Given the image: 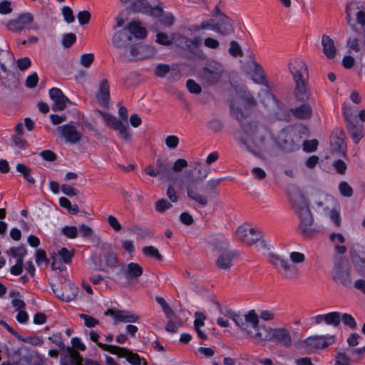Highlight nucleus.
Returning <instances> with one entry per match:
<instances>
[{
  "instance_id": "69168bd1",
  "label": "nucleus",
  "mask_w": 365,
  "mask_h": 365,
  "mask_svg": "<svg viewBox=\"0 0 365 365\" xmlns=\"http://www.w3.org/2000/svg\"><path fill=\"white\" fill-rule=\"evenodd\" d=\"M35 259L38 265H40L42 262L48 264L49 262L46 257V251L42 249H38L36 251Z\"/></svg>"
},
{
  "instance_id": "f03ea898",
  "label": "nucleus",
  "mask_w": 365,
  "mask_h": 365,
  "mask_svg": "<svg viewBox=\"0 0 365 365\" xmlns=\"http://www.w3.org/2000/svg\"><path fill=\"white\" fill-rule=\"evenodd\" d=\"M249 338L255 343L273 341L286 348H289L292 345L290 332L286 328L272 329L257 324L253 331H249Z\"/></svg>"
},
{
  "instance_id": "7c9ffc66",
  "label": "nucleus",
  "mask_w": 365,
  "mask_h": 365,
  "mask_svg": "<svg viewBox=\"0 0 365 365\" xmlns=\"http://www.w3.org/2000/svg\"><path fill=\"white\" fill-rule=\"evenodd\" d=\"M254 66V76L252 80L257 84H262L266 86L269 88L268 82L266 79L264 70L261 65L257 62H253Z\"/></svg>"
},
{
  "instance_id": "aec40b11",
  "label": "nucleus",
  "mask_w": 365,
  "mask_h": 365,
  "mask_svg": "<svg viewBox=\"0 0 365 365\" xmlns=\"http://www.w3.org/2000/svg\"><path fill=\"white\" fill-rule=\"evenodd\" d=\"M222 76V70L215 66L209 64L205 66L200 73L201 78L207 84L217 83Z\"/></svg>"
},
{
  "instance_id": "9b49d317",
  "label": "nucleus",
  "mask_w": 365,
  "mask_h": 365,
  "mask_svg": "<svg viewBox=\"0 0 365 365\" xmlns=\"http://www.w3.org/2000/svg\"><path fill=\"white\" fill-rule=\"evenodd\" d=\"M334 341V336H314L304 339L302 341V345L307 350L315 351L316 350L328 347Z\"/></svg>"
},
{
  "instance_id": "bb28decb",
  "label": "nucleus",
  "mask_w": 365,
  "mask_h": 365,
  "mask_svg": "<svg viewBox=\"0 0 365 365\" xmlns=\"http://www.w3.org/2000/svg\"><path fill=\"white\" fill-rule=\"evenodd\" d=\"M322 45L323 47V53L329 59L335 58L336 54V48L334 46V41L327 35L324 34L322 37Z\"/></svg>"
},
{
  "instance_id": "f3484780",
  "label": "nucleus",
  "mask_w": 365,
  "mask_h": 365,
  "mask_svg": "<svg viewBox=\"0 0 365 365\" xmlns=\"http://www.w3.org/2000/svg\"><path fill=\"white\" fill-rule=\"evenodd\" d=\"M58 132L66 143L76 144L82 138V133L77 130L76 128L71 124H65L57 128Z\"/></svg>"
},
{
  "instance_id": "b1692460",
  "label": "nucleus",
  "mask_w": 365,
  "mask_h": 365,
  "mask_svg": "<svg viewBox=\"0 0 365 365\" xmlns=\"http://www.w3.org/2000/svg\"><path fill=\"white\" fill-rule=\"evenodd\" d=\"M237 255L236 250L221 254L217 259L216 266L220 269H229L232 266V261Z\"/></svg>"
},
{
  "instance_id": "f704fd0d",
  "label": "nucleus",
  "mask_w": 365,
  "mask_h": 365,
  "mask_svg": "<svg viewBox=\"0 0 365 365\" xmlns=\"http://www.w3.org/2000/svg\"><path fill=\"white\" fill-rule=\"evenodd\" d=\"M358 11H362L360 6V2L351 1L346 6V21L349 26L352 25V16H356Z\"/></svg>"
},
{
  "instance_id": "c85d7f7f",
  "label": "nucleus",
  "mask_w": 365,
  "mask_h": 365,
  "mask_svg": "<svg viewBox=\"0 0 365 365\" xmlns=\"http://www.w3.org/2000/svg\"><path fill=\"white\" fill-rule=\"evenodd\" d=\"M130 46V53L129 55L126 53H122L120 54L119 58L122 61L131 62L137 60L143 59V57L140 56V46L137 44H131Z\"/></svg>"
},
{
  "instance_id": "0eeeda50",
  "label": "nucleus",
  "mask_w": 365,
  "mask_h": 365,
  "mask_svg": "<svg viewBox=\"0 0 365 365\" xmlns=\"http://www.w3.org/2000/svg\"><path fill=\"white\" fill-rule=\"evenodd\" d=\"M269 261L284 278L294 279L297 277L298 269L296 266L289 264L288 260L276 254L269 253Z\"/></svg>"
},
{
  "instance_id": "4468645a",
  "label": "nucleus",
  "mask_w": 365,
  "mask_h": 365,
  "mask_svg": "<svg viewBox=\"0 0 365 365\" xmlns=\"http://www.w3.org/2000/svg\"><path fill=\"white\" fill-rule=\"evenodd\" d=\"M52 291L55 295L62 301L69 302L76 299L78 288L70 282H65L61 288L52 285Z\"/></svg>"
},
{
  "instance_id": "39448f33",
  "label": "nucleus",
  "mask_w": 365,
  "mask_h": 365,
  "mask_svg": "<svg viewBox=\"0 0 365 365\" xmlns=\"http://www.w3.org/2000/svg\"><path fill=\"white\" fill-rule=\"evenodd\" d=\"M224 314L232 319L241 330L246 331L248 336L249 331H253L252 329L254 330L259 323L257 314L254 309L249 311L245 315L237 314L232 309H227Z\"/></svg>"
},
{
  "instance_id": "1a4fd4ad",
  "label": "nucleus",
  "mask_w": 365,
  "mask_h": 365,
  "mask_svg": "<svg viewBox=\"0 0 365 365\" xmlns=\"http://www.w3.org/2000/svg\"><path fill=\"white\" fill-rule=\"evenodd\" d=\"M34 21V16L31 13H24L19 15L16 19L9 20L4 23L8 30L21 32L25 29L37 30L36 25H31Z\"/></svg>"
},
{
  "instance_id": "dca6fc26",
  "label": "nucleus",
  "mask_w": 365,
  "mask_h": 365,
  "mask_svg": "<svg viewBox=\"0 0 365 365\" xmlns=\"http://www.w3.org/2000/svg\"><path fill=\"white\" fill-rule=\"evenodd\" d=\"M331 275L333 280L336 283H339L345 287H351L352 282L350 272L341 263L335 264Z\"/></svg>"
},
{
  "instance_id": "ea45409f",
  "label": "nucleus",
  "mask_w": 365,
  "mask_h": 365,
  "mask_svg": "<svg viewBox=\"0 0 365 365\" xmlns=\"http://www.w3.org/2000/svg\"><path fill=\"white\" fill-rule=\"evenodd\" d=\"M83 361L80 354L77 351L73 350L69 357L65 361L61 362V365H83Z\"/></svg>"
},
{
  "instance_id": "6e6552de",
  "label": "nucleus",
  "mask_w": 365,
  "mask_h": 365,
  "mask_svg": "<svg viewBox=\"0 0 365 365\" xmlns=\"http://www.w3.org/2000/svg\"><path fill=\"white\" fill-rule=\"evenodd\" d=\"M145 172L150 176L158 177L160 180H168L173 178L170 163L161 158H157L155 165H148L145 168Z\"/></svg>"
},
{
  "instance_id": "e433bc0d",
  "label": "nucleus",
  "mask_w": 365,
  "mask_h": 365,
  "mask_svg": "<svg viewBox=\"0 0 365 365\" xmlns=\"http://www.w3.org/2000/svg\"><path fill=\"white\" fill-rule=\"evenodd\" d=\"M130 230L141 239L150 238L153 235V230L150 228H143L138 225H133Z\"/></svg>"
},
{
  "instance_id": "49530a36",
  "label": "nucleus",
  "mask_w": 365,
  "mask_h": 365,
  "mask_svg": "<svg viewBox=\"0 0 365 365\" xmlns=\"http://www.w3.org/2000/svg\"><path fill=\"white\" fill-rule=\"evenodd\" d=\"M229 53L234 57H242L243 56L241 46L237 41H232L230 43Z\"/></svg>"
},
{
  "instance_id": "864d4df0",
  "label": "nucleus",
  "mask_w": 365,
  "mask_h": 365,
  "mask_svg": "<svg viewBox=\"0 0 365 365\" xmlns=\"http://www.w3.org/2000/svg\"><path fill=\"white\" fill-rule=\"evenodd\" d=\"M79 317L84 321V324L87 327H94L99 324V321L98 319L90 315L81 314Z\"/></svg>"
},
{
  "instance_id": "4c0bfd02",
  "label": "nucleus",
  "mask_w": 365,
  "mask_h": 365,
  "mask_svg": "<svg viewBox=\"0 0 365 365\" xmlns=\"http://www.w3.org/2000/svg\"><path fill=\"white\" fill-rule=\"evenodd\" d=\"M16 170L22 174L24 178L30 184L35 183V179L31 176L32 170L30 168L22 163H18Z\"/></svg>"
},
{
  "instance_id": "c9c22d12",
  "label": "nucleus",
  "mask_w": 365,
  "mask_h": 365,
  "mask_svg": "<svg viewBox=\"0 0 365 365\" xmlns=\"http://www.w3.org/2000/svg\"><path fill=\"white\" fill-rule=\"evenodd\" d=\"M210 29L212 31L217 32L218 24L212 19H207L202 21L200 24L193 25L192 26V31L194 32H200L201 30Z\"/></svg>"
},
{
  "instance_id": "a211bd4d",
  "label": "nucleus",
  "mask_w": 365,
  "mask_h": 365,
  "mask_svg": "<svg viewBox=\"0 0 365 365\" xmlns=\"http://www.w3.org/2000/svg\"><path fill=\"white\" fill-rule=\"evenodd\" d=\"M49 96L53 101L52 110L53 111H62L66 107V104L71 103V101L66 97L58 88H52L49 90Z\"/></svg>"
},
{
  "instance_id": "680f3d73",
  "label": "nucleus",
  "mask_w": 365,
  "mask_h": 365,
  "mask_svg": "<svg viewBox=\"0 0 365 365\" xmlns=\"http://www.w3.org/2000/svg\"><path fill=\"white\" fill-rule=\"evenodd\" d=\"M237 95L250 106H255L256 101L248 91H244V94H241V91L236 90Z\"/></svg>"
},
{
  "instance_id": "9d476101",
  "label": "nucleus",
  "mask_w": 365,
  "mask_h": 365,
  "mask_svg": "<svg viewBox=\"0 0 365 365\" xmlns=\"http://www.w3.org/2000/svg\"><path fill=\"white\" fill-rule=\"evenodd\" d=\"M98 346L104 351H107L112 354H116L118 357H125L127 361L132 365H140L141 359L140 356L131 351L115 345H108L103 343H98Z\"/></svg>"
},
{
  "instance_id": "f8f14e48",
  "label": "nucleus",
  "mask_w": 365,
  "mask_h": 365,
  "mask_svg": "<svg viewBox=\"0 0 365 365\" xmlns=\"http://www.w3.org/2000/svg\"><path fill=\"white\" fill-rule=\"evenodd\" d=\"M289 69L294 83L308 81V68L303 60L300 58L291 60L289 63Z\"/></svg>"
},
{
  "instance_id": "c03bdc74",
  "label": "nucleus",
  "mask_w": 365,
  "mask_h": 365,
  "mask_svg": "<svg viewBox=\"0 0 365 365\" xmlns=\"http://www.w3.org/2000/svg\"><path fill=\"white\" fill-rule=\"evenodd\" d=\"M352 262L356 270L365 276V258L356 255L352 257Z\"/></svg>"
},
{
  "instance_id": "5fc2aeb1",
  "label": "nucleus",
  "mask_w": 365,
  "mask_h": 365,
  "mask_svg": "<svg viewBox=\"0 0 365 365\" xmlns=\"http://www.w3.org/2000/svg\"><path fill=\"white\" fill-rule=\"evenodd\" d=\"M170 68L168 64H159L155 68V75L160 78H163L170 73Z\"/></svg>"
},
{
  "instance_id": "473e14b6",
  "label": "nucleus",
  "mask_w": 365,
  "mask_h": 365,
  "mask_svg": "<svg viewBox=\"0 0 365 365\" xmlns=\"http://www.w3.org/2000/svg\"><path fill=\"white\" fill-rule=\"evenodd\" d=\"M125 29L130 32L132 37L134 36L135 38H144L147 34L145 29L137 21L129 23Z\"/></svg>"
},
{
  "instance_id": "393cba45",
  "label": "nucleus",
  "mask_w": 365,
  "mask_h": 365,
  "mask_svg": "<svg viewBox=\"0 0 365 365\" xmlns=\"http://www.w3.org/2000/svg\"><path fill=\"white\" fill-rule=\"evenodd\" d=\"M298 107L291 108L290 112L293 116L298 119H309L312 115V108L308 102L301 103Z\"/></svg>"
},
{
  "instance_id": "5701e85b",
  "label": "nucleus",
  "mask_w": 365,
  "mask_h": 365,
  "mask_svg": "<svg viewBox=\"0 0 365 365\" xmlns=\"http://www.w3.org/2000/svg\"><path fill=\"white\" fill-rule=\"evenodd\" d=\"M96 97L100 103L106 107L110 101V86L106 79L100 81Z\"/></svg>"
},
{
  "instance_id": "a19ab883",
  "label": "nucleus",
  "mask_w": 365,
  "mask_h": 365,
  "mask_svg": "<svg viewBox=\"0 0 365 365\" xmlns=\"http://www.w3.org/2000/svg\"><path fill=\"white\" fill-rule=\"evenodd\" d=\"M143 254L149 257H153L158 261L163 259V256L159 252L158 250L153 246H145L142 249Z\"/></svg>"
},
{
  "instance_id": "0e129e2a",
  "label": "nucleus",
  "mask_w": 365,
  "mask_h": 365,
  "mask_svg": "<svg viewBox=\"0 0 365 365\" xmlns=\"http://www.w3.org/2000/svg\"><path fill=\"white\" fill-rule=\"evenodd\" d=\"M156 42L159 44L164 46H170L173 43V41L170 38L168 35L165 33L159 32L157 34Z\"/></svg>"
},
{
  "instance_id": "c756f323",
  "label": "nucleus",
  "mask_w": 365,
  "mask_h": 365,
  "mask_svg": "<svg viewBox=\"0 0 365 365\" xmlns=\"http://www.w3.org/2000/svg\"><path fill=\"white\" fill-rule=\"evenodd\" d=\"M217 24H218L219 28L217 33H220L223 36L229 35L234 31V26L227 15H223V17L220 19L219 22H217Z\"/></svg>"
},
{
  "instance_id": "cd10ccee",
  "label": "nucleus",
  "mask_w": 365,
  "mask_h": 365,
  "mask_svg": "<svg viewBox=\"0 0 365 365\" xmlns=\"http://www.w3.org/2000/svg\"><path fill=\"white\" fill-rule=\"evenodd\" d=\"M103 258L105 259V265L103 264L101 260L99 262L94 261L95 266L98 270H105V267L113 268L117 266L118 259L116 255L113 251L106 252Z\"/></svg>"
},
{
  "instance_id": "412c9836",
  "label": "nucleus",
  "mask_w": 365,
  "mask_h": 365,
  "mask_svg": "<svg viewBox=\"0 0 365 365\" xmlns=\"http://www.w3.org/2000/svg\"><path fill=\"white\" fill-rule=\"evenodd\" d=\"M132 41L131 34L126 29H120L116 31L112 38L113 45L118 49H125Z\"/></svg>"
},
{
  "instance_id": "4be33fe9",
  "label": "nucleus",
  "mask_w": 365,
  "mask_h": 365,
  "mask_svg": "<svg viewBox=\"0 0 365 365\" xmlns=\"http://www.w3.org/2000/svg\"><path fill=\"white\" fill-rule=\"evenodd\" d=\"M294 95L297 102H308L310 98V91L308 87V81L294 83Z\"/></svg>"
},
{
  "instance_id": "de8ad7c7",
  "label": "nucleus",
  "mask_w": 365,
  "mask_h": 365,
  "mask_svg": "<svg viewBox=\"0 0 365 365\" xmlns=\"http://www.w3.org/2000/svg\"><path fill=\"white\" fill-rule=\"evenodd\" d=\"M223 180V178L210 180L204 187V192L205 193H212Z\"/></svg>"
},
{
  "instance_id": "58836bf2",
  "label": "nucleus",
  "mask_w": 365,
  "mask_h": 365,
  "mask_svg": "<svg viewBox=\"0 0 365 365\" xmlns=\"http://www.w3.org/2000/svg\"><path fill=\"white\" fill-rule=\"evenodd\" d=\"M100 113L103 116L106 124L115 130H117L123 124L120 120H118L115 116L109 113L102 112H100Z\"/></svg>"
},
{
  "instance_id": "bf43d9fd",
  "label": "nucleus",
  "mask_w": 365,
  "mask_h": 365,
  "mask_svg": "<svg viewBox=\"0 0 365 365\" xmlns=\"http://www.w3.org/2000/svg\"><path fill=\"white\" fill-rule=\"evenodd\" d=\"M318 140L313 139L311 140H304L303 143V150L307 153H312L317 149Z\"/></svg>"
},
{
  "instance_id": "2f4dec72",
  "label": "nucleus",
  "mask_w": 365,
  "mask_h": 365,
  "mask_svg": "<svg viewBox=\"0 0 365 365\" xmlns=\"http://www.w3.org/2000/svg\"><path fill=\"white\" fill-rule=\"evenodd\" d=\"M143 274V268L135 262H130L128 264L125 271V277L128 279H137Z\"/></svg>"
},
{
  "instance_id": "6ab92c4d",
  "label": "nucleus",
  "mask_w": 365,
  "mask_h": 365,
  "mask_svg": "<svg viewBox=\"0 0 365 365\" xmlns=\"http://www.w3.org/2000/svg\"><path fill=\"white\" fill-rule=\"evenodd\" d=\"M256 232L257 230L255 228L247 229L246 225H240L236 230V235L242 242L247 245H252L258 242L262 237L261 232H259L255 238H249V234L255 235Z\"/></svg>"
},
{
  "instance_id": "37998d69",
  "label": "nucleus",
  "mask_w": 365,
  "mask_h": 365,
  "mask_svg": "<svg viewBox=\"0 0 365 365\" xmlns=\"http://www.w3.org/2000/svg\"><path fill=\"white\" fill-rule=\"evenodd\" d=\"M339 319L340 322L341 321L344 326L348 327L351 329H355L356 328V322L351 314L348 313H341Z\"/></svg>"
},
{
  "instance_id": "ddd939ff",
  "label": "nucleus",
  "mask_w": 365,
  "mask_h": 365,
  "mask_svg": "<svg viewBox=\"0 0 365 365\" xmlns=\"http://www.w3.org/2000/svg\"><path fill=\"white\" fill-rule=\"evenodd\" d=\"M201 42L202 39L199 36H196L194 38L182 36L180 40L182 49L200 59H205L207 56L200 48Z\"/></svg>"
},
{
  "instance_id": "a878e982",
  "label": "nucleus",
  "mask_w": 365,
  "mask_h": 365,
  "mask_svg": "<svg viewBox=\"0 0 365 365\" xmlns=\"http://www.w3.org/2000/svg\"><path fill=\"white\" fill-rule=\"evenodd\" d=\"M346 128L354 143H359L364 137V125L356 120L346 125Z\"/></svg>"
},
{
  "instance_id": "052dcab7",
  "label": "nucleus",
  "mask_w": 365,
  "mask_h": 365,
  "mask_svg": "<svg viewBox=\"0 0 365 365\" xmlns=\"http://www.w3.org/2000/svg\"><path fill=\"white\" fill-rule=\"evenodd\" d=\"M237 95L250 106H255L256 101L248 91H244V94H241V91L236 90Z\"/></svg>"
},
{
  "instance_id": "6e6d98bb",
  "label": "nucleus",
  "mask_w": 365,
  "mask_h": 365,
  "mask_svg": "<svg viewBox=\"0 0 365 365\" xmlns=\"http://www.w3.org/2000/svg\"><path fill=\"white\" fill-rule=\"evenodd\" d=\"M361 38L357 36H350L346 41V46L355 52L360 51V45L359 41Z\"/></svg>"
},
{
  "instance_id": "e2e57ef3",
  "label": "nucleus",
  "mask_w": 365,
  "mask_h": 365,
  "mask_svg": "<svg viewBox=\"0 0 365 365\" xmlns=\"http://www.w3.org/2000/svg\"><path fill=\"white\" fill-rule=\"evenodd\" d=\"M237 95L250 106H255L256 101L248 91H244V94H241V91L236 90Z\"/></svg>"
},
{
  "instance_id": "13d9d810",
  "label": "nucleus",
  "mask_w": 365,
  "mask_h": 365,
  "mask_svg": "<svg viewBox=\"0 0 365 365\" xmlns=\"http://www.w3.org/2000/svg\"><path fill=\"white\" fill-rule=\"evenodd\" d=\"M76 40V36L73 33H68L63 36L62 44L65 48L71 47Z\"/></svg>"
},
{
  "instance_id": "4d7b16f0",
  "label": "nucleus",
  "mask_w": 365,
  "mask_h": 365,
  "mask_svg": "<svg viewBox=\"0 0 365 365\" xmlns=\"http://www.w3.org/2000/svg\"><path fill=\"white\" fill-rule=\"evenodd\" d=\"M188 91L193 94H200L202 91L201 86L192 79H188L186 82Z\"/></svg>"
},
{
  "instance_id": "f257e3e1",
  "label": "nucleus",
  "mask_w": 365,
  "mask_h": 365,
  "mask_svg": "<svg viewBox=\"0 0 365 365\" xmlns=\"http://www.w3.org/2000/svg\"><path fill=\"white\" fill-rule=\"evenodd\" d=\"M230 109L236 119L240 124L241 129L235 132L234 138L235 141L247 151L255 156L259 157L262 151L257 145L254 137L257 131V124L255 122L243 123L250 114L248 110L242 111L240 108H235L233 104L230 105Z\"/></svg>"
},
{
  "instance_id": "09e8293b",
  "label": "nucleus",
  "mask_w": 365,
  "mask_h": 365,
  "mask_svg": "<svg viewBox=\"0 0 365 365\" xmlns=\"http://www.w3.org/2000/svg\"><path fill=\"white\" fill-rule=\"evenodd\" d=\"M173 207L172 204L165 199H160L155 202V210L159 213H163Z\"/></svg>"
},
{
  "instance_id": "20e7f679",
  "label": "nucleus",
  "mask_w": 365,
  "mask_h": 365,
  "mask_svg": "<svg viewBox=\"0 0 365 365\" xmlns=\"http://www.w3.org/2000/svg\"><path fill=\"white\" fill-rule=\"evenodd\" d=\"M194 164V170L197 172L198 175L196 179H191L187 182L186 185L187 196L202 206H205L208 202L207 198L197 192L196 183L197 180H204L207 178L210 170L205 168L203 165L199 161L195 162Z\"/></svg>"
},
{
  "instance_id": "a18cd8bd",
  "label": "nucleus",
  "mask_w": 365,
  "mask_h": 365,
  "mask_svg": "<svg viewBox=\"0 0 365 365\" xmlns=\"http://www.w3.org/2000/svg\"><path fill=\"white\" fill-rule=\"evenodd\" d=\"M74 254L71 252L67 248L63 247L58 252V259H60L65 264H69L71 262L72 258Z\"/></svg>"
},
{
  "instance_id": "3c124183",
  "label": "nucleus",
  "mask_w": 365,
  "mask_h": 365,
  "mask_svg": "<svg viewBox=\"0 0 365 365\" xmlns=\"http://www.w3.org/2000/svg\"><path fill=\"white\" fill-rule=\"evenodd\" d=\"M61 233L70 239L78 236V228L76 226H65L61 229Z\"/></svg>"
},
{
  "instance_id": "72a5a7b5",
  "label": "nucleus",
  "mask_w": 365,
  "mask_h": 365,
  "mask_svg": "<svg viewBox=\"0 0 365 365\" xmlns=\"http://www.w3.org/2000/svg\"><path fill=\"white\" fill-rule=\"evenodd\" d=\"M139 317L128 310H118L116 321L123 323L136 322Z\"/></svg>"
},
{
  "instance_id": "79ce46f5",
  "label": "nucleus",
  "mask_w": 365,
  "mask_h": 365,
  "mask_svg": "<svg viewBox=\"0 0 365 365\" xmlns=\"http://www.w3.org/2000/svg\"><path fill=\"white\" fill-rule=\"evenodd\" d=\"M9 256L14 258L25 257L27 254V250L24 245H20L19 247H12L6 251Z\"/></svg>"
},
{
  "instance_id": "338daca9",
  "label": "nucleus",
  "mask_w": 365,
  "mask_h": 365,
  "mask_svg": "<svg viewBox=\"0 0 365 365\" xmlns=\"http://www.w3.org/2000/svg\"><path fill=\"white\" fill-rule=\"evenodd\" d=\"M91 17V13L86 10L79 11L77 14V18L81 25L87 24L89 22Z\"/></svg>"
},
{
  "instance_id": "423d86ee",
  "label": "nucleus",
  "mask_w": 365,
  "mask_h": 365,
  "mask_svg": "<svg viewBox=\"0 0 365 365\" xmlns=\"http://www.w3.org/2000/svg\"><path fill=\"white\" fill-rule=\"evenodd\" d=\"M299 140L300 137L297 130L289 126L279 133L277 144L286 152H293L300 148Z\"/></svg>"
},
{
  "instance_id": "8fccbe9b",
  "label": "nucleus",
  "mask_w": 365,
  "mask_h": 365,
  "mask_svg": "<svg viewBox=\"0 0 365 365\" xmlns=\"http://www.w3.org/2000/svg\"><path fill=\"white\" fill-rule=\"evenodd\" d=\"M339 190L342 196L351 197L353 195V189L346 181H341L339 185Z\"/></svg>"
},
{
  "instance_id": "7ed1b4c3",
  "label": "nucleus",
  "mask_w": 365,
  "mask_h": 365,
  "mask_svg": "<svg viewBox=\"0 0 365 365\" xmlns=\"http://www.w3.org/2000/svg\"><path fill=\"white\" fill-rule=\"evenodd\" d=\"M293 209L300 218L298 232L304 237H310L317 230L313 227L314 219L306 199L299 195L292 201Z\"/></svg>"
},
{
  "instance_id": "603ef678",
  "label": "nucleus",
  "mask_w": 365,
  "mask_h": 365,
  "mask_svg": "<svg viewBox=\"0 0 365 365\" xmlns=\"http://www.w3.org/2000/svg\"><path fill=\"white\" fill-rule=\"evenodd\" d=\"M341 312H331L328 313V325L338 327L340 324Z\"/></svg>"
},
{
  "instance_id": "774afa93",
  "label": "nucleus",
  "mask_w": 365,
  "mask_h": 365,
  "mask_svg": "<svg viewBox=\"0 0 365 365\" xmlns=\"http://www.w3.org/2000/svg\"><path fill=\"white\" fill-rule=\"evenodd\" d=\"M61 191L67 196L73 197L79 193V190L69 185L63 184L61 185Z\"/></svg>"
},
{
  "instance_id": "2eb2a0df",
  "label": "nucleus",
  "mask_w": 365,
  "mask_h": 365,
  "mask_svg": "<svg viewBox=\"0 0 365 365\" xmlns=\"http://www.w3.org/2000/svg\"><path fill=\"white\" fill-rule=\"evenodd\" d=\"M131 9L135 12L143 13L158 17L163 15V10L160 5L153 7L147 0H134Z\"/></svg>"
}]
</instances>
